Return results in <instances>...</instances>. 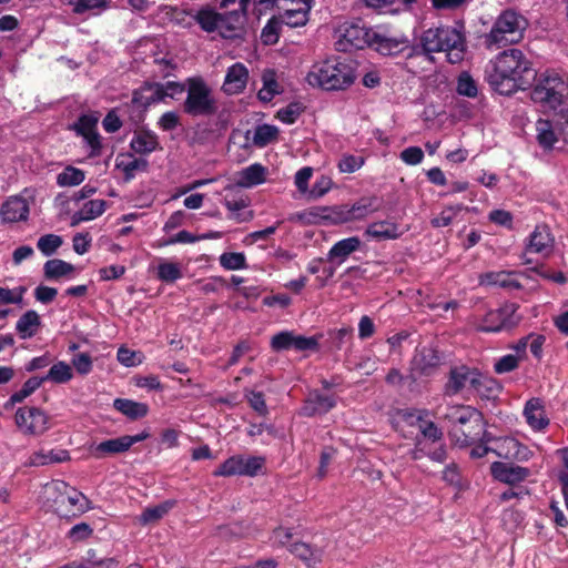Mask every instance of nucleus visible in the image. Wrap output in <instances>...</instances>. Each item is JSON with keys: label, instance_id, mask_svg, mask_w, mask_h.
<instances>
[{"label": "nucleus", "instance_id": "f03ea898", "mask_svg": "<svg viewBox=\"0 0 568 568\" xmlns=\"http://www.w3.org/2000/svg\"><path fill=\"white\" fill-rule=\"evenodd\" d=\"M305 80L313 88L326 91H342L354 83L356 71L353 61L331 58L314 63L307 72Z\"/></svg>", "mask_w": 568, "mask_h": 568}, {"label": "nucleus", "instance_id": "3c124183", "mask_svg": "<svg viewBox=\"0 0 568 568\" xmlns=\"http://www.w3.org/2000/svg\"><path fill=\"white\" fill-rule=\"evenodd\" d=\"M517 440L518 439L510 436L499 437L497 440H495V446L494 448H491V453H494L496 456L500 458L511 460L517 445Z\"/></svg>", "mask_w": 568, "mask_h": 568}, {"label": "nucleus", "instance_id": "4be33fe9", "mask_svg": "<svg viewBox=\"0 0 568 568\" xmlns=\"http://www.w3.org/2000/svg\"><path fill=\"white\" fill-rule=\"evenodd\" d=\"M554 247V237L548 226L538 225L530 234L527 251L530 253H538L548 255L551 253Z\"/></svg>", "mask_w": 568, "mask_h": 568}, {"label": "nucleus", "instance_id": "0eeeda50", "mask_svg": "<svg viewBox=\"0 0 568 568\" xmlns=\"http://www.w3.org/2000/svg\"><path fill=\"white\" fill-rule=\"evenodd\" d=\"M526 19L513 10L504 11L495 21L487 36L488 45L503 47L521 40Z\"/></svg>", "mask_w": 568, "mask_h": 568}, {"label": "nucleus", "instance_id": "e433bc0d", "mask_svg": "<svg viewBox=\"0 0 568 568\" xmlns=\"http://www.w3.org/2000/svg\"><path fill=\"white\" fill-rule=\"evenodd\" d=\"M73 367L65 362L54 363L43 378V383L52 382L54 384H65L73 378Z\"/></svg>", "mask_w": 568, "mask_h": 568}, {"label": "nucleus", "instance_id": "e2e57ef3", "mask_svg": "<svg viewBox=\"0 0 568 568\" xmlns=\"http://www.w3.org/2000/svg\"><path fill=\"white\" fill-rule=\"evenodd\" d=\"M333 180L327 175L317 178L312 189L308 191V196L313 200L323 197L333 187Z\"/></svg>", "mask_w": 568, "mask_h": 568}, {"label": "nucleus", "instance_id": "0e129e2a", "mask_svg": "<svg viewBox=\"0 0 568 568\" xmlns=\"http://www.w3.org/2000/svg\"><path fill=\"white\" fill-rule=\"evenodd\" d=\"M457 92L468 98H475L477 95L476 82L467 72H463L458 77Z\"/></svg>", "mask_w": 568, "mask_h": 568}, {"label": "nucleus", "instance_id": "72a5a7b5", "mask_svg": "<svg viewBox=\"0 0 568 568\" xmlns=\"http://www.w3.org/2000/svg\"><path fill=\"white\" fill-rule=\"evenodd\" d=\"M75 267L59 258L49 260L43 265V273L48 280H59L61 277H73Z\"/></svg>", "mask_w": 568, "mask_h": 568}, {"label": "nucleus", "instance_id": "c756f323", "mask_svg": "<svg viewBox=\"0 0 568 568\" xmlns=\"http://www.w3.org/2000/svg\"><path fill=\"white\" fill-rule=\"evenodd\" d=\"M113 407L131 420L143 418L149 413V405L128 398H115Z\"/></svg>", "mask_w": 568, "mask_h": 568}, {"label": "nucleus", "instance_id": "2eb2a0df", "mask_svg": "<svg viewBox=\"0 0 568 568\" xmlns=\"http://www.w3.org/2000/svg\"><path fill=\"white\" fill-rule=\"evenodd\" d=\"M490 474L496 480L513 486L524 481L530 475V470L518 465L494 462L490 465Z\"/></svg>", "mask_w": 568, "mask_h": 568}, {"label": "nucleus", "instance_id": "5701e85b", "mask_svg": "<svg viewBox=\"0 0 568 568\" xmlns=\"http://www.w3.org/2000/svg\"><path fill=\"white\" fill-rule=\"evenodd\" d=\"M288 551L303 561L308 568H313L321 564L324 556V550L322 548L303 541H294L291 544Z\"/></svg>", "mask_w": 568, "mask_h": 568}, {"label": "nucleus", "instance_id": "4c0bfd02", "mask_svg": "<svg viewBox=\"0 0 568 568\" xmlns=\"http://www.w3.org/2000/svg\"><path fill=\"white\" fill-rule=\"evenodd\" d=\"M328 206H313L296 214L305 225H328Z\"/></svg>", "mask_w": 568, "mask_h": 568}, {"label": "nucleus", "instance_id": "bf43d9fd", "mask_svg": "<svg viewBox=\"0 0 568 568\" xmlns=\"http://www.w3.org/2000/svg\"><path fill=\"white\" fill-rule=\"evenodd\" d=\"M418 429L425 442L429 440L432 444H437L443 440L444 434L442 429L432 420H426L424 418L418 426Z\"/></svg>", "mask_w": 568, "mask_h": 568}, {"label": "nucleus", "instance_id": "864d4df0", "mask_svg": "<svg viewBox=\"0 0 568 568\" xmlns=\"http://www.w3.org/2000/svg\"><path fill=\"white\" fill-rule=\"evenodd\" d=\"M116 168L124 172L126 179H131L134 176L135 171L144 170L146 168V161L130 156H121L116 159Z\"/></svg>", "mask_w": 568, "mask_h": 568}, {"label": "nucleus", "instance_id": "7c9ffc66", "mask_svg": "<svg viewBox=\"0 0 568 568\" xmlns=\"http://www.w3.org/2000/svg\"><path fill=\"white\" fill-rule=\"evenodd\" d=\"M283 92L281 83L274 70L267 69L262 73V88L258 90L257 97L263 102H270L277 94Z\"/></svg>", "mask_w": 568, "mask_h": 568}, {"label": "nucleus", "instance_id": "13d9d810", "mask_svg": "<svg viewBox=\"0 0 568 568\" xmlns=\"http://www.w3.org/2000/svg\"><path fill=\"white\" fill-rule=\"evenodd\" d=\"M283 22L281 21L280 17H274L268 20L266 26L262 30V41L265 44H273L276 43L278 40V32L282 28Z\"/></svg>", "mask_w": 568, "mask_h": 568}, {"label": "nucleus", "instance_id": "6e6d98bb", "mask_svg": "<svg viewBox=\"0 0 568 568\" xmlns=\"http://www.w3.org/2000/svg\"><path fill=\"white\" fill-rule=\"evenodd\" d=\"M220 264L223 268L230 271L243 270L246 267V257L244 253L239 252L223 253L220 256Z\"/></svg>", "mask_w": 568, "mask_h": 568}, {"label": "nucleus", "instance_id": "f257e3e1", "mask_svg": "<svg viewBox=\"0 0 568 568\" xmlns=\"http://www.w3.org/2000/svg\"><path fill=\"white\" fill-rule=\"evenodd\" d=\"M535 77L531 63L518 49H509L499 53L487 70V80L491 88L500 94L509 95L525 89Z\"/></svg>", "mask_w": 568, "mask_h": 568}, {"label": "nucleus", "instance_id": "a19ab883", "mask_svg": "<svg viewBox=\"0 0 568 568\" xmlns=\"http://www.w3.org/2000/svg\"><path fill=\"white\" fill-rule=\"evenodd\" d=\"M223 204L229 210V217L236 222H245L252 219V213L243 214L242 211L248 206V200L245 196L224 199Z\"/></svg>", "mask_w": 568, "mask_h": 568}, {"label": "nucleus", "instance_id": "8fccbe9b", "mask_svg": "<svg viewBox=\"0 0 568 568\" xmlns=\"http://www.w3.org/2000/svg\"><path fill=\"white\" fill-rule=\"evenodd\" d=\"M265 466V458L261 456L244 457L241 455V476L255 477Z\"/></svg>", "mask_w": 568, "mask_h": 568}, {"label": "nucleus", "instance_id": "6e6552de", "mask_svg": "<svg viewBox=\"0 0 568 568\" xmlns=\"http://www.w3.org/2000/svg\"><path fill=\"white\" fill-rule=\"evenodd\" d=\"M374 31L375 29L367 28L358 22H345L336 31V49L346 52L371 47Z\"/></svg>", "mask_w": 568, "mask_h": 568}, {"label": "nucleus", "instance_id": "dca6fc26", "mask_svg": "<svg viewBox=\"0 0 568 568\" xmlns=\"http://www.w3.org/2000/svg\"><path fill=\"white\" fill-rule=\"evenodd\" d=\"M336 406V398L333 395L322 394L320 390H313L308 394L301 407L300 415L313 417L324 415Z\"/></svg>", "mask_w": 568, "mask_h": 568}, {"label": "nucleus", "instance_id": "b1692460", "mask_svg": "<svg viewBox=\"0 0 568 568\" xmlns=\"http://www.w3.org/2000/svg\"><path fill=\"white\" fill-rule=\"evenodd\" d=\"M471 392L476 393L483 399H496L503 390V386L496 378L478 371L476 379L473 378Z\"/></svg>", "mask_w": 568, "mask_h": 568}, {"label": "nucleus", "instance_id": "a211bd4d", "mask_svg": "<svg viewBox=\"0 0 568 568\" xmlns=\"http://www.w3.org/2000/svg\"><path fill=\"white\" fill-rule=\"evenodd\" d=\"M561 138V129H557L551 121L539 119L535 123V139L542 150L555 149Z\"/></svg>", "mask_w": 568, "mask_h": 568}, {"label": "nucleus", "instance_id": "423d86ee", "mask_svg": "<svg viewBox=\"0 0 568 568\" xmlns=\"http://www.w3.org/2000/svg\"><path fill=\"white\" fill-rule=\"evenodd\" d=\"M186 98L183 110L192 116L212 115L217 110V102L213 89L202 77L186 79Z\"/></svg>", "mask_w": 568, "mask_h": 568}, {"label": "nucleus", "instance_id": "412c9836", "mask_svg": "<svg viewBox=\"0 0 568 568\" xmlns=\"http://www.w3.org/2000/svg\"><path fill=\"white\" fill-rule=\"evenodd\" d=\"M520 274L517 272L495 271L487 272L479 276V283L486 286H498L507 290L519 288Z\"/></svg>", "mask_w": 568, "mask_h": 568}, {"label": "nucleus", "instance_id": "603ef678", "mask_svg": "<svg viewBox=\"0 0 568 568\" xmlns=\"http://www.w3.org/2000/svg\"><path fill=\"white\" fill-rule=\"evenodd\" d=\"M241 455H234L224 460L214 471L215 477L241 476Z\"/></svg>", "mask_w": 568, "mask_h": 568}, {"label": "nucleus", "instance_id": "2f4dec72", "mask_svg": "<svg viewBox=\"0 0 568 568\" xmlns=\"http://www.w3.org/2000/svg\"><path fill=\"white\" fill-rule=\"evenodd\" d=\"M130 448L126 443L125 436L123 435L116 438H111L99 443L93 448V455L95 458H104L108 456L125 453Z\"/></svg>", "mask_w": 568, "mask_h": 568}, {"label": "nucleus", "instance_id": "393cba45", "mask_svg": "<svg viewBox=\"0 0 568 568\" xmlns=\"http://www.w3.org/2000/svg\"><path fill=\"white\" fill-rule=\"evenodd\" d=\"M29 210V203L24 197L11 196L2 204L1 215L7 222H19L27 220Z\"/></svg>", "mask_w": 568, "mask_h": 568}, {"label": "nucleus", "instance_id": "5fc2aeb1", "mask_svg": "<svg viewBox=\"0 0 568 568\" xmlns=\"http://www.w3.org/2000/svg\"><path fill=\"white\" fill-rule=\"evenodd\" d=\"M545 341V336L540 334H529L514 344L513 349H525V345L529 344V353L538 355L542 351Z\"/></svg>", "mask_w": 568, "mask_h": 568}, {"label": "nucleus", "instance_id": "7ed1b4c3", "mask_svg": "<svg viewBox=\"0 0 568 568\" xmlns=\"http://www.w3.org/2000/svg\"><path fill=\"white\" fill-rule=\"evenodd\" d=\"M530 98L546 112L560 114L568 105V75L546 70L536 78Z\"/></svg>", "mask_w": 568, "mask_h": 568}, {"label": "nucleus", "instance_id": "9b49d317", "mask_svg": "<svg viewBox=\"0 0 568 568\" xmlns=\"http://www.w3.org/2000/svg\"><path fill=\"white\" fill-rule=\"evenodd\" d=\"M18 428L27 435L39 436L49 429L50 417L39 407H20L14 415Z\"/></svg>", "mask_w": 568, "mask_h": 568}, {"label": "nucleus", "instance_id": "a878e982", "mask_svg": "<svg viewBox=\"0 0 568 568\" xmlns=\"http://www.w3.org/2000/svg\"><path fill=\"white\" fill-rule=\"evenodd\" d=\"M108 209L104 200L95 199L85 202L79 211L71 216V226H77L81 222H88L101 216Z\"/></svg>", "mask_w": 568, "mask_h": 568}, {"label": "nucleus", "instance_id": "bb28decb", "mask_svg": "<svg viewBox=\"0 0 568 568\" xmlns=\"http://www.w3.org/2000/svg\"><path fill=\"white\" fill-rule=\"evenodd\" d=\"M402 234L398 224L388 220L373 222L365 230L366 236L377 241L395 240Z\"/></svg>", "mask_w": 568, "mask_h": 568}, {"label": "nucleus", "instance_id": "f704fd0d", "mask_svg": "<svg viewBox=\"0 0 568 568\" xmlns=\"http://www.w3.org/2000/svg\"><path fill=\"white\" fill-rule=\"evenodd\" d=\"M131 149L140 154H148L159 148V140L155 133L151 131H140L131 140Z\"/></svg>", "mask_w": 568, "mask_h": 568}, {"label": "nucleus", "instance_id": "338daca9", "mask_svg": "<svg viewBox=\"0 0 568 568\" xmlns=\"http://www.w3.org/2000/svg\"><path fill=\"white\" fill-rule=\"evenodd\" d=\"M93 534V528L87 523H80L74 525L68 531V538L73 542L83 541L90 538Z\"/></svg>", "mask_w": 568, "mask_h": 568}, {"label": "nucleus", "instance_id": "774afa93", "mask_svg": "<svg viewBox=\"0 0 568 568\" xmlns=\"http://www.w3.org/2000/svg\"><path fill=\"white\" fill-rule=\"evenodd\" d=\"M246 398L252 409H254L260 416H266L268 414L265 397L262 392L252 390L246 395Z\"/></svg>", "mask_w": 568, "mask_h": 568}, {"label": "nucleus", "instance_id": "ea45409f", "mask_svg": "<svg viewBox=\"0 0 568 568\" xmlns=\"http://www.w3.org/2000/svg\"><path fill=\"white\" fill-rule=\"evenodd\" d=\"M379 205L375 197L361 199L349 206L351 222L365 220L371 214L378 211Z\"/></svg>", "mask_w": 568, "mask_h": 568}, {"label": "nucleus", "instance_id": "de8ad7c7", "mask_svg": "<svg viewBox=\"0 0 568 568\" xmlns=\"http://www.w3.org/2000/svg\"><path fill=\"white\" fill-rule=\"evenodd\" d=\"M43 384V378L40 376H32L28 378L21 388L14 392L9 402L11 404L22 403L27 397L32 395L41 385Z\"/></svg>", "mask_w": 568, "mask_h": 568}, {"label": "nucleus", "instance_id": "69168bd1", "mask_svg": "<svg viewBox=\"0 0 568 568\" xmlns=\"http://www.w3.org/2000/svg\"><path fill=\"white\" fill-rule=\"evenodd\" d=\"M328 224H344L351 222L349 206H328Z\"/></svg>", "mask_w": 568, "mask_h": 568}, {"label": "nucleus", "instance_id": "4d7b16f0", "mask_svg": "<svg viewBox=\"0 0 568 568\" xmlns=\"http://www.w3.org/2000/svg\"><path fill=\"white\" fill-rule=\"evenodd\" d=\"M63 2L79 14L94 9H104L108 6L106 0H63Z\"/></svg>", "mask_w": 568, "mask_h": 568}, {"label": "nucleus", "instance_id": "f8f14e48", "mask_svg": "<svg viewBox=\"0 0 568 568\" xmlns=\"http://www.w3.org/2000/svg\"><path fill=\"white\" fill-rule=\"evenodd\" d=\"M516 307L514 304L505 305L497 310H491L486 313L477 328L483 332H498L503 328L513 326L517 323L518 318H514Z\"/></svg>", "mask_w": 568, "mask_h": 568}, {"label": "nucleus", "instance_id": "c9c22d12", "mask_svg": "<svg viewBox=\"0 0 568 568\" xmlns=\"http://www.w3.org/2000/svg\"><path fill=\"white\" fill-rule=\"evenodd\" d=\"M39 327L40 317L36 311L26 312L16 324V329L21 338L32 337Z\"/></svg>", "mask_w": 568, "mask_h": 568}, {"label": "nucleus", "instance_id": "680f3d73", "mask_svg": "<svg viewBox=\"0 0 568 568\" xmlns=\"http://www.w3.org/2000/svg\"><path fill=\"white\" fill-rule=\"evenodd\" d=\"M62 245V239L55 234H47L38 240L37 247L45 255H52Z\"/></svg>", "mask_w": 568, "mask_h": 568}, {"label": "nucleus", "instance_id": "cd10ccee", "mask_svg": "<svg viewBox=\"0 0 568 568\" xmlns=\"http://www.w3.org/2000/svg\"><path fill=\"white\" fill-rule=\"evenodd\" d=\"M359 245L361 241L356 236L343 239L336 242L328 251L327 260L341 265L353 252L358 250Z\"/></svg>", "mask_w": 568, "mask_h": 568}, {"label": "nucleus", "instance_id": "aec40b11", "mask_svg": "<svg viewBox=\"0 0 568 568\" xmlns=\"http://www.w3.org/2000/svg\"><path fill=\"white\" fill-rule=\"evenodd\" d=\"M524 416L527 424L534 430H544L549 425V418L546 415L544 403L540 398L532 397L526 402Z\"/></svg>", "mask_w": 568, "mask_h": 568}, {"label": "nucleus", "instance_id": "ddd939ff", "mask_svg": "<svg viewBox=\"0 0 568 568\" xmlns=\"http://www.w3.org/2000/svg\"><path fill=\"white\" fill-rule=\"evenodd\" d=\"M372 48L384 55H395L408 48V39L404 34L389 36L385 30L376 28Z\"/></svg>", "mask_w": 568, "mask_h": 568}, {"label": "nucleus", "instance_id": "052dcab7", "mask_svg": "<svg viewBox=\"0 0 568 568\" xmlns=\"http://www.w3.org/2000/svg\"><path fill=\"white\" fill-rule=\"evenodd\" d=\"M365 163V159L354 154H343L337 163L341 173H354Z\"/></svg>", "mask_w": 568, "mask_h": 568}, {"label": "nucleus", "instance_id": "f3484780", "mask_svg": "<svg viewBox=\"0 0 568 568\" xmlns=\"http://www.w3.org/2000/svg\"><path fill=\"white\" fill-rule=\"evenodd\" d=\"M477 368H471L466 365L455 366L449 372V379L446 384L447 392L450 394H458L463 389L470 390L473 386V378L478 376Z\"/></svg>", "mask_w": 568, "mask_h": 568}, {"label": "nucleus", "instance_id": "37998d69", "mask_svg": "<svg viewBox=\"0 0 568 568\" xmlns=\"http://www.w3.org/2000/svg\"><path fill=\"white\" fill-rule=\"evenodd\" d=\"M174 506L175 500H165L156 506L148 507L142 511L140 523L142 525L155 523L163 518Z\"/></svg>", "mask_w": 568, "mask_h": 568}, {"label": "nucleus", "instance_id": "49530a36", "mask_svg": "<svg viewBox=\"0 0 568 568\" xmlns=\"http://www.w3.org/2000/svg\"><path fill=\"white\" fill-rule=\"evenodd\" d=\"M317 336H303L292 332L291 342L288 344V351L294 352H318Z\"/></svg>", "mask_w": 568, "mask_h": 568}, {"label": "nucleus", "instance_id": "c85d7f7f", "mask_svg": "<svg viewBox=\"0 0 568 568\" xmlns=\"http://www.w3.org/2000/svg\"><path fill=\"white\" fill-rule=\"evenodd\" d=\"M266 180V168L262 164L254 163L244 168L237 173L236 185L251 189L264 183Z\"/></svg>", "mask_w": 568, "mask_h": 568}, {"label": "nucleus", "instance_id": "4468645a", "mask_svg": "<svg viewBox=\"0 0 568 568\" xmlns=\"http://www.w3.org/2000/svg\"><path fill=\"white\" fill-rule=\"evenodd\" d=\"M250 72L245 64L236 62L227 68L222 84V91L227 95L242 93L248 82Z\"/></svg>", "mask_w": 568, "mask_h": 568}, {"label": "nucleus", "instance_id": "9d476101", "mask_svg": "<svg viewBox=\"0 0 568 568\" xmlns=\"http://www.w3.org/2000/svg\"><path fill=\"white\" fill-rule=\"evenodd\" d=\"M186 82L166 81L164 83H151L134 93L133 102L143 106L152 103L164 102L166 99H176L185 91Z\"/></svg>", "mask_w": 568, "mask_h": 568}, {"label": "nucleus", "instance_id": "20e7f679", "mask_svg": "<svg viewBox=\"0 0 568 568\" xmlns=\"http://www.w3.org/2000/svg\"><path fill=\"white\" fill-rule=\"evenodd\" d=\"M420 45L427 53L444 52L450 63H459L466 53L464 32L452 26L428 28L420 37Z\"/></svg>", "mask_w": 568, "mask_h": 568}, {"label": "nucleus", "instance_id": "79ce46f5", "mask_svg": "<svg viewBox=\"0 0 568 568\" xmlns=\"http://www.w3.org/2000/svg\"><path fill=\"white\" fill-rule=\"evenodd\" d=\"M194 18L203 31L217 32L219 21H221V13L214 9L209 7L202 8L196 12Z\"/></svg>", "mask_w": 568, "mask_h": 568}, {"label": "nucleus", "instance_id": "c03bdc74", "mask_svg": "<svg viewBox=\"0 0 568 568\" xmlns=\"http://www.w3.org/2000/svg\"><path fill=\"white\" fill-rule=\"evenodd\" d=\"M278 129L275 125L262 124L257 125L253 131L252 143L255 146L264 148L276 141Z\"/></svg>", "mask_w": 568, "mask_h": 568}, {"label": "nucleus", "instance_id": "473e14b6", "mask_svg": "<svg viewBox=\"0 0 568 568\" xmlns=\"http://www.w3.org/2000/svg\"><path fill=\"white\" fill-rule=\"evenodd\" d=\"M428 412L426 409H398L396 412L393 425L396 430H403L404 426L418 427Z\"/></svg>", "mask_w": 568, "mask_h": 568}, {"label": "nucleus", "instance_id": "09e8293b", "mask_svg": "<svg viewBox=\"0 0 568 568\" xmlns=\"http://www.w3.org/2000/svg\"><path fill=\"white\" fill-rule=\"evenodd\" d=\"M467 210L462 204L448 205L444 207L435 217L432 219L430 224L434 227H445L453 223L457 215L463 211Z\"/></svg>", "mask_w": 568, "mask_h": 568}, {"label": "nucleus", "instance_id": "a18cd8bd", "mask_svg": "<svg viewBox=\"0 0 568 568\" xmlns=\"http://www.w3.org/2000/svg\"><path fill=\"white\" fill-rule=\"evenodd\" d=\"M156 275L162 282L173 283L182 277V268L178 262L160 260L156 267Z\"/></svg>", "mask_w": 568, "mask_h": 568}, {"label": "nucleus", "instance_id": "58836bf2", "mask_svg": "<svg viewBox=\"0 0 568 568\" xmlns=\"http://www.w3.org/2000/svg\"><path fill=\"white\" fill-rule=\"evenodd\" d=\"M85 172L72 165H67L57 174L55 182L60 187H73L80 185L85 180Z\"/></svg>", "mask_w": 568, "mask_h": 568}, {"label": "nucleus", "instance_id": "39448f33", "mask_svg": "<svg viewBox=\"0 0 568 568\" xmlns=\"http://www.w3.org/2000/svg\"><path fill=\"white\" fill-rule=\"evenodd\" d=\"M446 418L452 423L449 436L459 447H468L478 442L483 434L484 416L471 406H454L449 408Z\"/></svg>", "mask_w": 568, "mask_h": 568}, {"label": "nucleus", "instance_id": "6ab92c4d", "mask_svg": "<svg viewBox=\"0 0 568 568\" xmlns=\"http://www.w3.org/2000/svg\"><path fill=\"white\" fill-rule=\"evenodd\" d=\"M246 10H234L227 13H221L217 32L225 39H234L240 37L244 22Z\"/></svg>", "mask_w": 568, "mask_h": 568}, {"label": "nucleus", "instance_id": "1a4fd4ad", "mask_svg": "<svg viewBox=\"0 0 568 568\" xmlns=\"http://www.w3.org/2000/svg\"><path fill=\"white\" fill-rule=\"evenodd\" d=\"M55 489L59 491V495L54 499V507L59 516L74 517L90 509L89 499L67 483H58Z\"/></svg>", "mask_w": 568, "mask_h": 568}]
</instances>
